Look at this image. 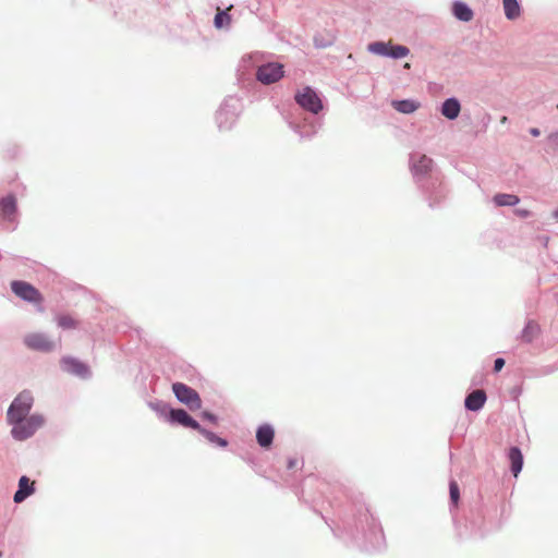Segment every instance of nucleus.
I'll return each instance as SVG.
<instances>
[{"mask_svg": "<svg viewBox=\"0 0 558 558\" xmlns=\"http://www.w3.org/2000/svg\"><path fill=\"white\" fill-rule=\"evenodd\" d=\"M519 201V197L513 194L500 193L494 196V202L497 206H514Z\"/></svg>", "mask_w": 558, "mask_h": 558, "instance_id": "obj_22", "label": "nucleus"}, {"mask_svg": "<svg viewBox=\"0 0 558 558\" xmlns=\"http://www.w3.org/2000/svg\"><path fill=\"white\" fill-rule=\"evenodd\" d=\"M203 417L208 420V421H210V422H213V423L217 422V417L214 414L209 413V412H204L203 413Z\"/></svg>", "mask_w": 558, "mask_h": 558, "instance_id": "obj_29", "label": "nucleus"}, {"mask_svg": "<svg viewBox=\"0 0 558 558\" xmlns=\"http://www.w3.org/2000/svg\"><path fill=\"white\" fill-rule=\"evenodd\" d=\"M57 325L65 330L76 329L80 326V320L70 314H59L56 316Z\"/></svg>", "mask_w": 558, "mask_h": 558, "instance_id": "obj_19", "label": "nucleus"}, {"mask_svg": "<svg viewBox=\"0 0 558 558\" xmlns=\"http://www.w3.org/2000/svg\"><path fill=\"white\" fill-rule=\"evenodd\" d=\"M486 402V393L482 389L472 391L464 401L465 408L470 411L481 410Z\"/></svg>", "mask_w": 558, "mask_h": 558, "instance_id": "obj_11", "label": "nucleus"}, {"mask_svg": "<svg viewBox=\"0 0 558 558\" xmlns=\"http://www.w3.org/2000/svg\"><path fill=\"white\" fill-rule=\"evenodd\" d=\"M35 482H31L28 477L22 476L19 481V489L14 494L13 500L16 504L24 501L34 493Z\"/></svg>", "mask_w": 558, "mask_h": 558, "instance_id": "obj_12", "label": "nucleus"}, {"mask_svg": "<svg viewBox=\"0 0 558 558\" xmlns=\"http://www.w3.org/2000/svg\"><path fill=\"white\" fill-rule=\"evenodd\" d=\"M169 418L171 422H175L184 427H190L195 430L201 429V425L182 409L171 410Z\"/></svg>", "mask_w": 558, "mask_h": 558, "instance_id": "obj_10", "label": "nucleus"}, {"mask_svg": "<svg viewBox=\"0 0 558 558\" xmlns=\"http://www.w3.org/2000/svg\"><path fill=\"white\" fill-rule=\"evenodd\" d=\"M17 215V201L13 194H8L0 198V217L1 219L13 222Z\"/></svg>", "mask_w": 558, "mask_h": 558, "instance_id": "obj_8", "label": "nucleus"}, {"mask_svg": "<svg viewBox=\"0 0 558 558\" xmlns=\"http://www.w3.org/2000/svg\"><path fill=\"white\" fill-rule=\"evenodd\" d=\"M500 122L501 123H506L507 122V117H502Z\"/></svg>", "mask_w": 558, "mask_h": 558, "instance_id": "obj_35", "label": "nucleus"}, {"mask_svg": "<svg viewBox=\"0 0 558 558\" xmlns=\"http://www.w3.org/2000/svg\"><path fill=\"white\" fill-rule=\"evenodd\" d=\"M2 557V553L0 551V558Z\"/></svg>", "mask_w": 558, "mask_h": 558, "instance_id": "obj_38", "label": "nucleus"}, {"mask_svg": "<svg viewBox=\"0 0 558 558\" xmlns=\"http://www.w3.org/2000/svg\"><path fill=\"white\" fill-rule=\"evenodd\" d=\"M391 106L401 113H412L420 108V104L414 100H393Z\"/></svg>", "mask_w": 558, "mask_h": 558, "instance_id": "obj_18", "label": "nucleus"}, {"mask_svg": "<svg viewBox=\"0 0 558 558\" xmlns=\"http://www.w3.org/2000/svg\"><path fill=\"white\" fill-rule=\"evenodd\" d=\"M433 167V160L427 156L423 155L418 158V160L414 163L413 170L417 174H425L430 171Z\"/></svg>", "mask_w": 558, "mask_h": 558, "instance_id": "obj_21", "label": "nucleus"}, {"mask_svg": "<svg viewBox=\"0 0 558 558\" xmlns=\"http://www.w3.org/2000/svg\"><path fill=\"white\" fill-rule=\"evenodd\" d=\"M410 66H411V65H410V63H409V62H407V63L404 64V69H410Z\"/></svg>", "mask_w": 558, "mask_h": 558, "instance_id": "obj_36", "label": "nucleus"}, {"mask_svg": "<svg viewBox=\"0 0 558 558\" xmlns=\"http://www.w3.org/2000/svg\"><path fill=\"white\" fill-rule=\"evenodd\" d=\"M231 22L230 15L226 11H221L218 9V12L215 16V26L217 28H221L225 25H229Z\"/></svg>", "mask_w": 558, "mask_h": 558, "instance_id": "obj_25", "label": "nucleus"}, {"mask_svg": "<svg viewBox=\"0 0 558 558\" xmlns=\"http://www.w3.org/2000/svg\"><path fill=\"white\" fill-rule=\"evenodd\" d=\"M542 332L541 326L535 320H529L521 332V341L531 343L539 337Z\"/></svg>", "mask_w": 558, "mask_h": 558, "instance_id": "obj_13", "label": "nucleus"}, {"mask_svg": "<svg viewBox=\"0 0 558 558\" xmlns=\"http://www.w3.org/2000/svg\"><path fill=\"white\" fill-rule=\"evenodd\" d=\"M409 52H410V50L405 46H401V45L391 46L390 45L388 57H392L396 59L403 58V57L408 56Z\"/></svg>", "mask_w": 558, "mask_h": 558, "instance_id": "obj_26", "label": "nucleus"}, {"mask_svg": "<svg viewBox=\"0 0 558 558\" xmlns=\"http://www.w3.org/2000/svg\"><path fill=\"white\" fill-rule=\"evenodd\" d=\"M389 47H390V44H386L383 41H376V43L369 44L368 50L376 54L388 56Z\"/></svg>", "mask_w": 558, "mask_h": 558, "instance_id": "obj_24", "label": "nucleus"}, {"mask_svg": "<svg viewBox=\"0 0 558 558\" xmlns=\"http://www.w3.org/2000/svg\"><path fill=\"white\" fill-rule=\"evenodd\" d=\"M557 108H558V105H557Z\"/></svg>", "mask_w": 558, "mask_h": 558, "instance_id": "obj_39", "label": "nucleus"}, {"mask_svg": "<svg viewBox=\"0 0 558 558\" xmlns=\"http://www.w3.org/2000/svg\"><path fill=\"white\" fill-rule=\"evenodd\" d=\"M461 107L456 98H449L445 100L441 106V113L449 120L456 119L460 113Z\"/></svg>", "mask_w": 558, "mask_h": 558, "instance_id": "obj_15", "label": "nucleus"}, {"mask_svg": "<svg viewBox=\"0 0 558 558\" xmlns=\"http://www.w3.org/2000/svg\"><path fill=\"white\" fill-rule=\"evenodd\" d=\"M530 133L533 135V136H538L541 134L539 130L536 129V128H532L530 130Z\"/></svg>", "mask_w": 558, "mask_h": 558, "instance_id": "obj_33", "label": "nucleus"}, {"mask_svg": "<svg viewBox=\"0 0 558 558\" xmlns=\"http://www.w3.org/2000/svg\"><path fill=\"white\" fill-rule=\"evenodd\" d=\"M554 216H555L556 218H558V210H556V211L554 213Z\"/></svg>", "mask_w": 558, "mask_h": 558, "instance_id": "obj_37", "label": "nucleus"}, {"mask_svg": "<svg viewBox=\"0 0 558 558\" xmlns=\"http://www.w3.org/2000/svg\"><path fill=\"white\" fill-rule=\"evenodd\" d=\"M295 101L305 110L318 113L323 109V104L318 95L308 86L295 94Z\"/></svg>", "mask_w": 558, "mask_h": 558, "instance_id": "obj_4", "label": "nucleus"}, {"mask_svg": "<svg viewBox=\"0 0 558 558\" xmlns=\"http://www.w3.org/2000/svg\"><path fill=\"white\" fill-rule=\"evenodd\" d=\"M504 365H505L504 359H501V357L496 359L494 362V371L500 372L502 369Z\"/></svg>", "mask_w": 558, "mask_h": 558, "instance_id": "obj_28", "label": "nucleus"}, {"mask_svg": "<svg viewBox=\"0 0 558 558\" xmlns=\"http://www.w3.org/2000/svg\"><path fill=\"white\" fill-rule=\"evenodd\" d=\"M33 405V397L29 392H21L12 402L8 410V421H21L25 418L29 413Z\"/></svg>", "mask_w": 558, "mask_h": 558, "instance_id": "obj_2", "label": "nucleus"}, {"mask_svg": "<svg viewBox=\"0 0 558 558\" xmlns=\"http://www.w3.org/2000/svg\"><path fill=\"white\" fill-rule=\"evenodd\" d=\"M449 493L452 505L457 507L460 500V489L456 481L449 483Z\"/></svg>", "mask_w": 558, "mask_h": 558, "instance_id": "obj_27", "label": "nucleus"}, {"mask_svg": "<svg viewBox=\"0 0 558 558\" xmlns=\"http://www.w3.org/2000/svg\"><path fill=\"white\" fill-rule=\"evenodd\" d=\"M550 140L553 141V143H554L555 147H557V148H558V134H553V135L550 136Z\"/></svg>", "mask_w": 558, "mask_h": 558, "instance_id": "obj_32", "label": "nucleus"}, {"mask_svg": "<svg viewBox=\"0 0 558 558\" xmlns=\"http://www.w3.org/2000/svg\"><path fill=\"white\" fill-rule=\"evenodd\" d=\"M172 390L177 399L189 407L190 410H198L202 408V400L198 392L187 385L174 383Z\"/></svg>", "mask_w": 558, "mask_h": 558, "instance_id": "obj_3", "label": "nucleus"}, {"mask_svg": "<svg viewBox=\"0 0 558 558\" xmlns=\"http://www.w3.org/2000/svg\"><path fill=\"white\" fill-rule=\"evenodd\" d=\"M505 15L509 20H515L520 16L521 10L517 0H502Z\"/></svg>", "mask_w": 558, "mask_h": 558, "instance_id": "obj_20", "label": "nucleus"}, {"mask_svg": "<svg viewBox=\"0 0 558 558\" xmlns=\"http://www.w3.org/2000/svg\"><path fill=\"white\" fill-rule=\"evenodd\" d=\"M24 344L33 351L51 352L56 343L44 332H31L24 337Z\"/></svg>", "mask_w": 558, "mask_h": 558, "instance_id": "obj_5", "label": "nucleus"}, {"mask_svg": "<svg viewBox=\"0 0 558 558\" xmlns=\"http://www.w3.org/2000/svg\"><path fill=\"white\" fill-rule=\"evenodd\" d=\"M61 366L65 372L80 377H86L89 374L88 366L74 357H63Z\"/></svg>", "mask_w": 558, "mask_h": 558, "instance_id": "obj_9", "label": "nucleus"}, {"mask_svg": "<svg viewBox=\"0 0 558 558\" xmlns=\"http://www.w3.org/2000/svg\"><path fill=\"white\" fill-rule=\"evenodd\" d=\"M508 457H509V460L511 463V471H512L513 475L517 477L523 466L522 452L518 447H512L509 450Z\"/></svg>", "mask_w": 558, "mask_h": 558, "instance_id": "obj_16", "label": "nucleus"}, {"mask_svg": "<svg viewBox=\"0 0 558 558\" xmlns=\"http://www.w3.org/2000/svg\"><path fill=\"white\" fill-rule=\"evenodd\" d=\"M197 432L201 433L211 444L218 445L220 447H227V445H228V441L226 439L217 436L213 432H209V430L203 428L202 426H201V429H198Z\"/></svg>", "mask_w": 558, "mask_h": 558, "instance_id": "obj_23", "label": "nucleus"}, {"mask_svg": "<svg viewBox=\"0 0 558 558\" xmlns=\"http://www.w3.org/2000/svg\"><path fill=\"white\" fill-rule=\"evenodd\" d=\"M282 76L283 65L276 62L260 65L256 73L257 80L265 85L276 83Z\"/></svg>", "mask_w": 558, "mask_h": 558, "instance_id": "obj_7", "label": "nucleus"}, {"mask_svg": "<svg viewBox=\"0 0 558 558\" xmlns=\"http://www.w3.org/2000/svg\"><path fill=\"white\" fill-rule=\"evenodd\" d=\"M453 15L463 22H469L473 19V11L463 2L457 1L452 5Z\"/></svg>", "mask_w": 558, "mask_h": 558, "instance_id": "obj_17", "label": "nucleus"}, {"mask_svg": "<svg viewBox=\"0 0 558 558\" xmlns=\"http://www.w3.org/2000/svg\"><path fill=\"white\" fill-rule=\"evenodd\" d=\"M515 214H517L518 216H520V217H523V218H524V217H527V216L530 215V211H529V210H526V209H517V210H515Z\"/></svg>", "mask_w": 558, "mask_h": 558, "instance_id": "obj_31", "label": "nucleus"}, {"mask_svg": "<svg viewBox=\"0 0 558 558\" xmlns=\"http://www.w3.org/2000/svg\"><path fill=\"white\" fill-rule=\"evenodd\" d=\"M14 157H15V151L12 150V149H8L4 153V156H3L4 159H11V158H14Z\"/></svg>", "mask_w": 558, "mask_h": 558, "instance_id": "obj_30", "label": "nucleus"}, {"mask_svg": "<svg viewBox=\"0 0 558 558\" xmlns=\"http://www.w3.org/2000/svg\"><path fill=\"white\" fill-rule=\"evenodd\" d=\"M274 437H275V430L268 424L259 426L256 432L257 442L263 448H269L272 444Z\"/></svg>", "mask_w": 558, "mask_h": 558, "instance_id": "obj_14", "label": "nucleus"}, {"mask_svg": "<svg viewBox=\"0 0 558 558\" xmlns=\"http://www.w3.org/2000/svg\"><path fill=\"white\" fill-rule=\"evenodd\" d=\"M295 465H296V461L295 460H290L289 463H288V469H293Z\"/></svg>", "mask_w": 558, "mask_h": 558, "instance_id": "obj_34", "label": "nucleus"}, {"mask_svg": "<svg viewBox=\"0 0 558 558\" xmlns=\"http://www.w3.org/2000/svg\"><path fill=\"white\" fill-rule=\"evenodd\" d=\"M11 289L15 295L19 298L32 302V303H41L44 298L41 293L31 283L26 281L15 280L11 282Z\"/></svg>", "mask_w": 558, "mask_h": 558, "instance_id": "obj_6", "label": "nucleus"}, {"mask_svg": "<svg viewBox=\"0 0 558 558\" xmlns=\"http://www.w3.org/2000/svg\"><path fill=\"white\" fill-rule=\"evenodd\" d=\"M13 424L11 434L16 440H25L31 437L44 423L39 415L21 418V421L10 422Z\"/></svg>", "mask_w": 558, "mask_h": 558, "instance_id": "obj_1", "label": "nucleus"}]
</instances>
